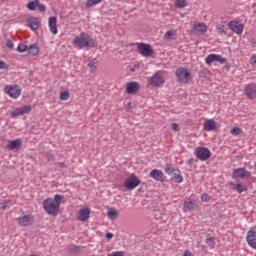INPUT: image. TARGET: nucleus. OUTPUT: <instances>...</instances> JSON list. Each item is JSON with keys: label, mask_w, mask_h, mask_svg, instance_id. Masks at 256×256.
<instances>
[{"label": "nucleus", "mask_w": 256, "mask_h": 256, "mask_svg": "<svg viewBox=\"0 0 256 256\" xmlns=\"http://www.w3.org/2000/svg\"><path fill=\"white\" fill-rule=\"evenodd\" d=\"M131 71L133 72V71H135V69H131Z\"/></svg>", "instance_id": "nucleus-54"}, {"label": "nucleus", "mask_w": 256, "mask_h": 256, "mask_svg": "<svg viewBox=\"0 0 256 256\" xmlns=\"http://www.w3.org/2000/svg\"><path fill=\"white\" fill-rule=\"evenodd\" d=\"M27 23H28L27 27H30V29H32V31H37V29H39V23L37 21L28 19Z\"/></svg>", "instance_id": "nucleus-27"}, {"label": "nucleus", "mask_w": 256, "mask_h": 256, "mask_svg": "<svg viewBox=\"0 0 256 256\" xmlns=\"http://www.w3.org/2000/svg\"><path fill=\"white\" fill-rule=\"evenodd\" d=\"M183 207L185 211H193L195 209V202L191 200L185 201Z\"/></svg>", "instance_id": "nucleus-25"}, {"label": "nucleus", "mask_w": 256, "mask_h": 256, "mask_svg": "<svg viewBox=\"0 0 256 256\" xmlns=\"http://www.w3.org/2000/svg\"><path fill=\"white\" fill-rule=\"evenodd\" d=\"M11 207V200H4L2 203H0V208L3 210L9 209Z\"/></svg>", "instance_id": "nucleus-38"}, {"label": "nucleus", "mask_w": 256, "mask_h": 256, "mask_svg": "<svg viewBox=\"0 0 256 256\" xmlns=\"http://www.w3.org/2000/svg\"><path fill=\"white\" fill-rule=\"evenodd\" d=\"M193 163H197V160L193 159V158H190L188 161H187V164L188 165H193Z\"/></svg>", "instance_id": "nucleus-50"}, {"label": "nucleus", "mask_w": 256, "mask_h": 256, "mask_svg": "<svg viewBox=\"0 0 256 256\" xmlns=\"http://www.w3.org/2000/svg\"><path fill=\"white\" fill-rule=\"evenodd\" d=\"M195 155L200 159V161H207L211 158V150L207 147H197Z\"/></svg>", "instance_id": "nucleus-6"}, {"label": "nucleus", "mask_w": 256, "mask_h": 256, "mask_svg": "<svg viewBox=\"0 0 256 256\" xmlns=\"http://www.w3.org/2000/svg\"><path fill=\"white\" fill-rule=\"evenodd\" d=\"M21 145H23L21 139H16L8 141L7 147L10 151H18V149H21Z\"/></svg>", "instance_id": "nucleus-18"}, {"label": "nucleus", "mask_w": 256, "mask_h": 256, "mask_svg": "<svg viewBox=\"0 0 256 256\" xmlns=\"http://www.w3.org/2000/svg\"><path fill=\"white\" fill-rule=\"evenodd\" d=\"M246 241L252 249H256V231L255 230H249L247 232Z\"/></svg>", "instance_id": "nucleus-12"}, {"label": "nucleus", "mask_w": 256, "mask_h": 256, "mask_svg": "<svg viewBox=\"0 0 256 256\" xmlns=\"http://www.w3.org/2000/svg\"><path fill=\"white\" fill-rule=\"evenodd\" d=\"M163 83H165V80H163V76H161L160 71L148 78V85H151L152 87H161Z\"/></svg>", "instance_id": "nucleus-9"}, {"label": "nucleus", "mask_w": 256, "mask_h": 256, "mask_svg": "<svg viewBox=\"0 0 256 256\" xmlns=\"http://www.w3.org/2000/svg\"><path fill=\"white\" fill-rule=\"evenodd\" d=\"M106 239H113V233L111 232L106 233Z\"/></svg>", "instance_id": "nucleus-51"}, {"label": "nucleus", "mask_w": 256, "mask_h": 256, "mask_svg": "<svg viewBox=\"0 0 256 256\" xmlns=\"http://www.w3.org/2000/svg\"><path fill=\"white\" fill-rule=\"evenodd\" d=\"M195 29L198 33H207V26L205 24H198L195 26Z\"/></svg>", "instance_id": "nucleus-33"}, {"label": "nucleus", "mask_w": 256, "mask_h": 256, "mask_svg": "<svg viewBox=\"0 0 256 256\" xmlns=\"http://www.w3.org/2000/svg\"><path fill=\"white\" fill-rule=\"evenodd\" d=\"M0 69H9V65L5 61L0 60Z\"/></svg>", "instance_id": "nucleus-46"}, {"label": "nucleus", "mask_w": 256, "mask_h": 256, "mask_svg": "<svg viewBox=\"0 0 256 256\" xmlns=\"http://www.w3.org/2000/svg\"><path fill=\"white\" fill-rule=\"evenodd\" d=\"M72 43L74 47H78L79 49H83V47H88L91 49L97 45L93 37L89 36V34L85 32H82L79 36H76Z\"/></svg>", "instance_id": "nucleus-2"}, {"label": "nucleus", "mask_w": 256, "mask_h": 256, "mask_svg": "<svg viewBox=\"0 0 256 256\" xmlns=\"http://www.w3.org/2000/svg\"><path fill=\"white\" fill-rule=\"evenodd\" d=\"M123 255H124L123 251H116L108 254L107 256H123Z\"/></svg>", "instance_id": "nucleus-47"}, {"label": "nucleus", "mask_w": 256, "mask_h": 256, "mask_svg": "<svg viewBox=\"0 0 256 256\" xmlns=\"http://www.w3.org/2000/svg\"><path fill=\"white\" fill-rule=\"evenodd\" d=\"M175 75H176L178 81L180 83H184V84L189 83V81H191V79H193V76H191V71H189L185 67H179L176 70Z\"/></svg>", "instance_id": "nucleus-3"}, {"label": "nucleus", "mask_w": 256, "mask_h": 256, "mask_svg": "<svg viewBox=\"0 0 256 256\" xmlns=\"http://www.w3.org/2000/svg\"><path fill=\"white\" fill-rule=\"evenodd\" d=\"M230 186L232 187L233 191H237V193H245L247 192V186L241 183L235 184V182H230Z\"/></svg>", "instance_id": "nucleus-20"}, {"label": "nucleus", "mask_w": 256, "mask_h": 256, "mask_svg": "<svg viewBox=\"0 0 256 256\" xmlns=\"http://www.w3.org/2000/svg\"><path fill=\"white\" fill-rule=\"evenodd\" d=\"M28 53L30 55H33L35 57L36 55H39V47H37V44H32L28 47Z\"/></svg>", "instance_id": "nucleus-23"}, {"label": "nucleus", "mask_w": 256, "mask_h": 256, "mask_svg": "<svg viewBox=\"0 0 256 256\" xmlns=\"http://www.w3.org/2000/svg\"><path fill=\"white\" fill-rule=\"evenodd\" d=\"M164 171H165V173H167V175H173V173H175V171H177V173H179V169L173 168V166L171 164H166V166L164 167Z\"/></svg>", "instance_id": "nucleus-28"}, {"label": "nucleus", "mask_w": 256, "mask_h": 256, "mask_svg": "<svg viewBox=\"0 0 256 256\" xmlns=\"http://www.w3.org/2000/svg\"><path fill=\"white\" fill-rule=\"evenodd\" d=\"M232 179H251V172L245 168H236L232 172Z\"/></svg>", "instance_id": "nucleus-7"}, {"label": "nucleus", "mask_w": 256, "mask_h": 256, "mask_svg": "<svg viewBox=\"0 0 256 256\" xmlns=\"http://www.w3.org/2000/svg\"><path fill=\"white\" fill-rule=\"evenodd\" d=\"M33 108L31 105L22 106L11 112L12 117H18L19 115H25V113H31Z\"/></svg>", "instance_id": "nucleus-11"}, {"label": "nucleus", "mask_w": 256, "mask_h": 256, "mask_svg": "<svg viewBox=\"0 0 256 256\" xmlns=\"http://www.w3.org/2000/svg\"><path fill=\"white\" fill-rule=\"evenodd\" d=\"M172 175H173V179H175V177H177V175H179V172L175 171L172 173Z\"/></svg>", "instance_id": "nucleus-53"}, {"label": "nucleus", "mask_w": 256, "mask_h": 256, "mask_svg": "<svg viewBox=\"0 0 256 256\" xmlns=\"http://www.w3.org/2000/svg\"><path fill=\"white\" fill-rule=\"evenodd\" d=\"M63 195L56 194L53 198H47L43 201V209L48 215H57L59 213V207H61Z\"/></svg>", "instance_id": "nucleus-1"}, {"label": "nucleus", "mask_w": 256, "mask_h": 256, "mask_svg": "<svg viewBox=\"0 0 256 256\" xmlns=\"http://www.w3.org/2000/svg\"><path fill=\"white\" fill-rule=\"evenodd\" d=\"M217 62L220 63L221 65H223V64L227 63V59L223 58L221 55H218Z\"/></svg>", "instance_id": "nucleus-45"}, {"label": "nucleus", "mask_w": 256, "mask_h": 256, "mask_svg": "<svg viewBox=\"0 0 256 256\" xmlns=\"http://www.w3.org/2000/svg\"><path fill=\"white\" fill-rule=\"evenodd\" d=\"M48 23H49V29H50L51 33L53 35H57V33L59 31V30H57V17H55V16L50 17L48 20Z\"/></svg>", "instance_id": "nucleus-19"}, {"label": "nucleus", "mask_w": 256, "mask_h": 256, "mask_svg": "<svg viewBox=\"0 0 256 256\" xmlns=\"http://www.w3.org/2000/svg\"><path fill=\"white\" fill-rule=\"evenodd\" d=\"M175 5L177 9H185L187 7V0H176Z\"/></svg>", "instance_id": "nucleus-30"}, {"label": "nucleus", "mask_w": 256, "mask_h": 256, "mask_svg": "<svg viewBox=\"0 0 256 256\" xmlns=\"http://www.w3.org/2000/svg\"><path fill=\"white\" fill-rule=\"evenodd\" d=\"M103 0H87L86 7H95V5H99Z\"/></svg>", "instance_id": "nucleus-34"}, {"label": "nucleus", "mask_w": 256, "mask_h": 256, "mask_svg": "<svg viewBox=\"0 0 256 256\" xmlns=\"http://www.w3.org/2000/svg\"><path fill=\"white\" fill-rule=\"evenodd\" d=\"M18 221H19V225H21V227H28V225H31V221H33V219L29 215H24V216L18 218Z\"/></svg>", "instance_id": "nucleus-21"}, {"label": "nucleus", "mask_w": 256, "mask_h": 256, "mask_svg": "<svg viewBox=\"0 0 256 256\" xmlns=\"http://www.w3.org/2000/svg\"><path fill=\"white\" fill-rule=\"evenodd\" d=\"M149 177L154 179V181H159L160 183H163L165 181L163 171L159 169H154L150 172Z\"/></svg>", "instance_id": "nucleus-14"}, {"label": "nucleus", "mask_w": 256, "mask_h": 256, "mask_svg": "<svg viewBox=\"0 0 256 256\" xmlns=\"http://www.w3.org/2000/svg\"><path fill=\"white\" fill-rule=\"evenodd\" d=\"M204 131H215L217 129V122L213 119H208L203 124Z\"/></svg>", "instance_id": "nucleus-17"}, {"label": "nucleus", "mask_w": 256, "mask_h": 256, "mask_svg": "<svg viewBox=\"0 0 256 256\" xmlns=\"http://www.w3.org/2000/svg\"><path fill=\"white\" fill-rule=\"evenodd\" d=\"M71 97V94L69 93V91L65 90V91H62L60 93V99L61 101H67V99H69Z\"/></svg>", "instance_id": "nucleus-35"}, {"label": "nucleus", "mask_w": 256, "mask_h": 256, "mask_svg": "<svg viewBox=\"0 0 256 256\" xmlns=\"http://www.w3.org/2000/svg\"><path fill=\"white\" fill-rule=\"evenodd\" d=\"M139 91V84L137 82H129L126 85L127 95H135Z\"/></svg>", "instance_id": "nucleus-15"}, {"label": "nucleus", "mask_w": 256, "mask_h": 256, "mask_svg": "<svg viewBox=\"0 0 256 256\" xmlns=\"http://www.w3.org/2000/svg\"><path fill=\"white\" fill-rule=\"evenodd\" d=\"M251 62H252L253 65L256 64V56H253V57L251 58Z\"/></svg>", "instance_id": "nucleus-52"}, {"label": "nucleus", "mask_w": 256, "mask_h": 256, "mask_svg": "<svg viewBox=\"0 0 256 256\" xmlns=\"http://www.w3.org/2000/svg\"><path fill=\"white\" fill-rule=\"evenodd\" d=\"M228 27H230L231 31L237 35H241V33H243L244 26L239 22L231 21L229 22Z\"/></svg>", "instance_id": "nucleus-13"}, {"label": "nucleus", "mask_w": 256, "mask_h": 256, "mask_svg": "<svg viewBox=\"0 0 256 256\" xmlns=\"http://www.w3.org/2000/svg\"><path fill=\"white\" fill-rule=\"evenodd\" d=\"M91 215V209L89 208H82L78 212V220L79 221H88Z\"/></svg>", "instance_id": "nucleus-16"}, {"label": "nucleus", "mask_w": 256, "mask_h": 256, "mask_svg": "<svg viewBox=\"0 0 256 256\" xmlns=\"http://www.w3.org/2000/svg\"><path fill=\"white\" fill-rule=\"evenodd\" d=\"M107 215L110 219H117V217H119V212H117L115 208H109L107 211Z\"/></svg>", "instance_id": "nucleus-29"}, {"label": "nucleus", "mask_w": 256, "mask_h": 256, "mask_svg": "<svg viewBox=\"0 0 256 256\" xmlns=\"http://www.w3.org/2000/svg\"><path fill=\"white\" fill-rule=\"evenodd\" d=\"M0 256H2V255L0 254Z\"/></svg>", "instance_id": "nucleus-56"}, {"label": "nucleus", "mask_w": 256, "mask_h": 256, "mask_svg": "<svg viewBox=\"0 0 256 256\" xmlns=\"http://www.w3.org/2000/svg\"><path fill=\"white\" fill-rule=\"evenodd\" d=\"M81 249H83V247L81 246H75V245L67 246V251L70 255H78V253H81Z\"/></svg>", "instance_id": "nucleus-22"}, {"label": "nucleus", "mask_w": 256, "mask_h": 256, "mask_svg": "<svg viewBox=\"0 0 256 256\" xmlns=\"http://www.w3.org/2000/svg\"><path fill=\"white\" fill-rule=\"evenodd\" d=\"M206 245L210 247V249H215V238L214 237H207L205 239Z\"/></svg>", "instance_id": "nucleus-31"}, {"label": "nucleus", "mask_w": 256, "mask_h": 256, "mask_svg": "<svg viewBox=\"0 0 256 256\" xmlns=\"http://www.w3.org/2000/svg\"><path fill=\"white\" fill-rule=\"evenodd\" d=\"M6 47L8 49H13V47H15V44L13 43L12 40H6Z\"/></svg>", "instance_id": "nucleus-44"}, {"label": "nucleus", "mask_w": 256, "mask_h": 256, "mask_svg": "<svg viewBox=\"0 0 256 256\" xmlns=\"http://www.w3.org/2000/svg\"><path fill=\"white\" fill-rule=\"evenodd\" d=\"M139 185H141V180H139V178H137V176H135L134 174L127 178L124 183V187L125 189H127V191H131L136 187H139Z\"/></svg>", "instance_id": "nucleus-5"}, {"label": "nucleus", "mask_w": 256, "mask_h": 256, "mask_svg": "<svg viewBox=\"0 0 256 256\" xmlns=\"http://www.w3.org/2000/svg\"><path fill=\"white\" fill-rule=\"evenodd\" d=\"M201 201H203V203H209V201H211V196H209V194H202L201 196Z\"/></svg>", "instance_id": "nucleus-41"}, {"label": "nucleus", "mask_w": 256, "mask_h": 256, "mask_svg": "<svg viewBox=\"0 0 256 256\" xmlns=\"http://www.w3.org/2000/svg\"><path fill=\"white\" fill-rule=\"evenodd\" d=\"M28 48H29V46H27L23 43H20L17 46V51H18V53H25V51H28Z\"/></svg>", "instance_id": "nucleus-36"}, {"label": "nucleus", "mask_w": 256, "mask_h": 256, "mask_svg": "<svg viewBox=\"0 0 256 256\" xmlns=\"http://www.w3.org/2000/svg\"><path fill=\"white\" fill-rule=\"evenodd\" d=\"M137 47L142 57H151V55L154 53L153 47H151L149 44L141 42L137 43Z\"/></svg>", "instance_id": "nucleus-8"}, {"label": "nucleus", "mask_w": 256, "mask_h": 256, "mask_svg": "<svg viewBox=\"0 0 256 256\" xmlns=\"http://www.w3.org/2000/svg\"><path fill=\"white\" fill-rule=\"evenodd\" d=\"M36 7H38L40 13H45V11H47V7L45 6V4H41L38 2Z\"/></svg>", "instance_id": "nucleus-42"}, {"label": "nucleus", "mask_w": 256, "mask_h": 256, "mask_svg": "<svg viewBox=\"0 0 256 256\" xmlns=\"http://www.w3.org/2000/svg\"><path fill=\"white\" fill-rule=\"evenodd\" d=\"M219 54H210L205 58L206 65H211L213 61H218Z\"/></svg>", "instance_id": "nucleus-24"}, {"label": "nucleus", "mask_w": 256, "mask_h": 256, "mask_svg": "<svg viewBox=\"0 0 256 256\" xmlns=\"http://www.w3.org/2000/svg\"><path fill=\"white\" fill-rule=\"evenodd\" d=\"M171 129H172V131H179V124L172 123Z\"/></svg>", "instance_id": "nucleus-49"}, {"label": "nucleus", "mask_w": 256, "mask_h": 256, "mask_svg": "<svg viewBox=\"0 0 256 256\" xmlns=\"http://www.w3.org/2000/svg\"><path fill=\"white\" fill-rule=\"evenodd\" d=\"M97 65H99V61H97V59L94 58L89 61L88 67H89L91 73H93V71L97 70Z\"/></svg>", "instance_id": "nucleus-26"}, {"label": "nucleus", "mask_w": 256, "mask_h": 256, "mask_svg": "<svg viewBox=\"0 0 256 256\" xmlns=\"http://www.w3.org/2000/svg\"><path fill=\"white\" fill-rule=\"evenodd\" d=\"M57 165L60 167V169H67L69 165L65 164V162H58Z\"/></svg>", "instance_id": "nucleus-48"}, {"label": "nucleus", "mask_w": 256, "mask_h": 256, "mask_svg": "<svg viewBox=\"0 0 256 256\" xmlns=\"http://www.w3.org/2000/svg\"><path fill=\"white\" fill-rule=\"evenodd\" d=\"M173 33H174L173 30L167 31L166 34L164 35V39L170 40Z\"/></svg>", "instance_id": "nucleus-43"}, {"label": "nucleus", "mask_w": 256, "mask_h": 256, "mask_svg": "<svg viewBox=\"0 0 256 256\" xmlns=\"http://www.w3.org/2000/svg\"><path fill=\"white\" fill-rule=\"evenodd\" d=\"M4 93L9 95L11 99H17L21 95V87L19 85L4 86Z\"/></svg>", "instance_id": "nucleus-4"}, {"label": "nucleus", "mask_w": 256, "mask_h": 256, "mask_svg": "<svg viewBox=\"0 0 256 256\" xmlns=\"http://www.w3.org/2000/svg\"><path fill=\"white\" fill-rule=\"evenodd\" d=\"M49 159H53V156H51Z\"/></svg>", "instance_id": "nucleus-55"}, {"label": "nucleus", "mask_w": 256, "mask_h": 256, "mask_svg": "<svg viewBox=\"0 0 256 256\" xmlns=\"http://www.w3.org/2000/svg\"><path fill=\"white\" fill-rule=\"evenodd\" d=\"M245 95L248 97V99H256V84L250 83L247 84L244 88Z\"/></svg>", "instance_id": "nucleus-10"}, {"label": "nucleus", "mask_w": 256, "mask_h": 256, "mask_svg": "<svg viewBox=\"0 0 256 256\" xmlns=\"http://www.w3.org/2000/svg\"><path fill=\"white\" fill-rule=\"evenodd\" d=\"M242 131L243 130L240 127L235 126L231 129L230 133L231 135L237 136V135H241Z\"/></svg>", "instance_id": "nucleus-37"}, {"label": "nucleus", "mask_w": 256, "mask_h": 256, "mask_svg": "<svg viewBox=\"0 0 256 256\" xmlns=\"http://www.w3.org/2000/svg\"><path fill=\"white\" fill-rule=\"evenodd\" d=\"M39 0H34V1H30L27 4V8L29 9V11H35V9H37V3Z\"/></svg>", "instance_id": "nucleus-32"}, {"label": "nucleus", "mask_w": 256, "mask_h": 256, "mask_svg": "<svg viewBox=\"0 0 256 256\" xmlns=\"http://www.w3.org/2000/svg\"><path fill=\"white\" fill-rule=\"evenodd\" d=\"M217 33L219 35H227V31H225V25H218L217 26Z\"/></svg>", "instance_id": "nucleus-39"}, {"label": "nucleus", "mask_w": 256, "mask_h": 256, "mask_svg": "<svg viewBox=\"0 0 256 256\" xmlns=\"http://www.w3.org/2000/svg\"><path fill=\"white\" fill-rule=\"evenodd\" d=\"M175 183H183V177L181 175V171L178 170L177 176H174Z\"/></svg>", "instance_id": "nucleus-40"}]
</instances>
